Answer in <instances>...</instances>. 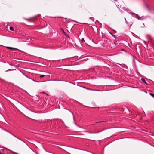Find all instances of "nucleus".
Here are the masks:
<instances>
[{"label": "nucleus", "instance_id": "obj_1", "mask_svg": "<svg viewBox=\"0 0 154 154\" xmlns=\"http://www.w3.org/2000/svg\"><path fill=\"white\" fill-rule=\"evenodd\" d=\"M18 50V49L17 48L10 47V50H12L16 51V50Z\"/></svg>", "mask_w": 154, "mask_h": 154}, {"label": "nucleus", "instance_id": "obj_2", "mask_svg": "<svg viewBox=\"0 0 154 154\" xmlns=\"http://www.w3.org/2000/svg\"><path fill=\"white\" fill-rule=\"evenodd\" d=\"M130 14L134 17H136L137 16V14L133 13H130Z\"/></svg>", "mask_w": 154, "mask_h": 154}, {"label": "nucleus", "instance_id": "obj_3", "mask_svg": "<svg viewBox=\"0 0 154 154\" xmlns=\"http://www.w3.org/2000/svg\"><path fill=\"white\" fill-rule=\"evenodd\" d=\"M141 80H142V81L144 83H145V84H146V85H148V83L146 82V81H145V80L143 78H142L141 79Z\"/></svg>", "mask_w": 154, "mask_h": 154}, {"label": "nucleus", "instance_id": "obj_4", "mask_svg": "<svg viewBox=\"0 0 154 154\" xmlns=\"http://www.w3.org/2000/svg\"><path fill=\"white\" fill-rule=\"evenodd\" d=\"M27 77L29 78V79L32 80L33 81H34L35 82H45V81H41V82H39V81H35L34 80H33V79H31L30 78H29L28 77L26 76Z\"/></svg>", "mask_w": 154, "mask_h": 154}, {"label": "nucleus", "instance_id": "obj_5", "mask_svg": "<svg viewBox=\"0 0 154 154\" xmlns=\"http://www.w3.org/2000/svg\"><path fill=\"white\" fill-rule=\"evenodd\" d=\"M81 42L83 43H84V42H85V41L84 39L83 38H82V39H81Z\"/></svg>", "mask_w": 154, "mask_h": 154}, {"label": "nucleus", "instance_id": "obj_6", "mask_svg": "<svg viewBox=\"0 0 154 154\" xmlns=\"http://www.w3.org/2000/svg\"><path fill=\"white\" fill-rule=\"evenodd\" d=\"M5 98L7 100H9V97L6 96V97H5Z\"/></svg>", "mask_w": 154, "mask_h": 154}, {"label": "nucleus", "instance_id": "obj_7", "mask_svg": "<svg viewBox=\"0 0 154 154\" xmlns=\"http://www.w3.org/2000/svg\"><path fill=\"white\" fill-rule=\"evenodd\" d=\"M14 29L12 27H10V31H14Z\"/></svg>", "mask_w": 154, "mask_h": 154}, {"label": "nucleus", "instance_id": "obj_8", "mask_svg": "<svg viewBox=\"0 0 154 154\" xmlns=\"http://www.w3.org/2000/svg\"><path fill=\"white\" fill-rule=\"evenodd\" d=\"M149 94L152 96V97H153V98H154V94H152L151 93H150Z\"/></svg>", "mask_w": 154, "mask_h": 154}, {"label": "nucleus", "instance_id": "obj_9", "mask_svg": "<svg viewBox=\"0 0 154 154\" xmlns=\"http://www.w3.org/2000/svg\"><path fill=\"white\" fill-rule=\"evenodd\" d=\"M125 21H126V22L129 25V24H128V23H127V21H126V18H125ZM132 23L131 24H129V25H130V26H131L132 25Z\"/></svg>", "mask_w": 154, "mask_h": 154}, {"label": "nucleus", "instance_id": "obj_10", "mask_svg": "<svg viewBox=\"0 0 154 154\" xmlns=\"http://www.w3.org/2000/svg\"><path fill=\"white\" fill-rule=\"evenodd\" d=\"M45 75H41L40 76V78H43L45 76Z\"/></svg>", "mask_w": 154, "mask_h": 154}, {"label": "nucleus", "instance_id": "obj_11", "mask_svg": "<svg viewBox=\"0 0 154 154\" xmlns=\"http://www.w3.org/2000/svg\"><path fill=\"white\" fill-rule=\"evenodd\" d=\"M106 121H99V122H96V123H101V122H105Z\"/></svg>", "mask_w": 154, "mask_h": 154}, {"label": "nucleus", "instance_id": "obj_12", "mask_svg": "<svg viewBox=\"0 0 154 154\" xmlns=\"http://www.w3.org/2000/svg\"><path fill=\"white\" fill-rule=\"evenodd\" d=\"M61 30L62 31V32L63 33L65 34V32H64V31L63 29H61Z\"/></svg>", "mask_w": 154, "mask_h": 154}, {"label": "nucleus", "instance_id": "obj_13", "mask_svg": "<svg viewBox=\"0 0 154 154\" xmlns=\"http://www.w3.org/2000/svg\"><path fill=\"white\" fill-rule=\"evenodd\" d=\"M84 88H85L86 89L88 90H92L90 89H89V88H85V87H84Z\"/></svg>", "mask_w": 154, "mask_h": 154}, {"label": "nucleus", "instance_id": "obj_14", "mask_svg": "<svg viewBox=\"0 0 154 154\" xmlns=\"http://www.w3.org/2000/svg\"><path fill=\"white\" fill-rule=\"evenodd\" d=\"M146 8H147V9H148V10H150V9L149 8L148 6L147 5H146Z\"/></svg>", "mask_w": 154, "mask_h": 154}, {"label": "nucleus", "instance_id": "obj_15", "mask_svg": "<svg viewBox=\"0 0 154 154\" xmlns=\"http://www.w3.org/2000/svg\"><path fill=\"white\" fill-rule=\"evenodd\" d=\"M110 34L112 35V36L114 37L115 38H116V36L112 34L111 33H110Z\"/></svg>", "mask_w": 154, "mask_h": 154}, {"label": "nucleus", "instance_id": "obj_16", "mask_svg": "<svg viewBox=\"0 0 154 154\" xmlns=\"http://www.w3.org/2000/svg\"><path fill=\"white\" fill-rule=\"evenodd\" d=\"M7 48L9 49H10V47H7Z\"/></svg>", "mask_w": 154, "mask_h": 154}, {"label": "nucleus", "instance_id": "obj_17", "mask_svg": "<svg viewBox=\"0 0 154 154\" xmlns=\"http://www.w3.org/2000/svg\"><path fill=\"white\" fill-rule=\"evenodd\" d=\"M117 42H115V44H116V43Z\"/></svg>", "mask_w": 154, "mask_h": 154}, {"label": "nucleus", "instance_id": "obj_18", "mask_svg": "<svg viewBox=\"0 0 154 154\" xmlns=\"http://www.w3.org/2000/svg\"><path fill=\"white\" fill-rule=\"evenodd\" d=\"M10 153H11V152H11V150H10Z\"/></svg>", "mask_w": 154, "mask_h": 154}, {"label": "nucleus", "instance_id": "obj_19", "mask_svg": "<svg viewBox=\"0 0 154 154\" xmlns=\"http://www.w3.org/2000/svg\"><path fill=\"white\" fill-rule=\"evenodd\" d=\"M90 133H91V132H89Z\"/></svg>", "mask_w": 154, "mask_h": 154}, {"label": "nucleus", "instance_id": "obj_20", "mask_svg": "<svg viewBox=\"0 0 154 154\" xmlns=\"http://www.w3.org/2000/svg\"><path fill=\"white\" fill-rule=\"evenodd\" d=\"M16 154H17V153H16Z\"/></svg>", "mask_w": 154, "mask_h": 154}, {"label": "nucleus", "instance_id": "obj_21", "mask_svg": "<svg viewBox=\"0 0 154 154\" xmlns=\"http://www.w3.org/2000/svg\"><path fill=\"white\" fill-rule=\"evenodd\" d=\"M0 154H1L0 153Z\"/></svg>", "mask_w": 154, "mask_h": 154}]
</instances>
